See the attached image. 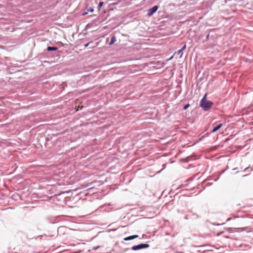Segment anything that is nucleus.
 Segmentation results:
<instances>
[{
  "mask_svg": "<svg viewBox=\"0 0 253 253\" xmlns=\"http://www.w3.org/2000/svg\"><path fill=\"white\" fill-rule=\"evenodd\" d=\"M222 126V124H219L217 126L214 127L212 129V130H211V132L213 133V132L217 131L219 129H220L221 127Z\"/></svg>",
  "mask_w": 253,
  "mask_h": 253,
  "instance_id": "5",
  "label": "nucleus"
},
{
  "mask_svg": "<svg viewBox=\"0 0 253 253\" xmlns=\"http://www.w3.org/2000/svg\"><path fill=\"white\" fill-rule=\"evenodd\" d=\"M88 11L90 12H93V11H94V9L93 8H89L88 10H87Z\"/></svg>",
  "mask_w": 253,
  "mask_h": 253,
  "instance_id": "11",
  "label": "nucleus"
},
{
  "mask_svg": "<svg viewBox=\"0 0 253 253\" xmlns=\"http://www.w3.org/2000/svg\"><path fill=\"white\" fill-rule=\"evenodd\" d=\"M57 49H58L57 47H51V46H48L47 48V50L48 51H55V50H57Z\"/></svg>",
  "mask_w": 253,
  "mask_h": 253,
  "instance_id": "6",
  "label": "nucleus"
},
{
  "mask_svg": "<svg viewBox=\"0 0 253 253\" xmlns=\"http://www.w3.org/2000/svg\"><path fill=\"white\" fill-rule=\"evenodd\" d=\"M149 247V245L147 244H141L138 245L134 246L132 247V250L134 251L140 250L142 249L147 248Z\"/></svg>",
  "mask_w": 253,
  "mask_h": 253,
  "instance_id": "2",
  "label": "nucleus"
},
{
  "mask_svg": "<svg viewBox=\"0 0 253 253\" xmlns=\"http://www.w3.org/2000/svg\"><path fill=\"white\" fill-rule=\"evenodd\" d=\"M186 48V45L185 44L182 48L180 49V50H181V51H182L183 50H184Z\"/></svg>",
  "mask_w": 253,
  "mask_h": 253,
  "instance_id": "12",
  "label": "nucleus"
},
{
  "mask_svg": "<svg viewBox=\"0 0 253 253\" xmlns=\"http://www.w3.org/2000/svg\"><path fill=\"white\" fill-rule=\"evenodd\" d=\"M158 9V6L157 5L154 6L152 8L148 10L147 15L149 16H152Z\"/></svg>",
  "mask_w": 253,
  "mask_h": 253,
  "instance_id": "3",
  "label": "nucleus"
},
{
  "mask_svg": "<svg viewBox=\"0 0 253 253\" xmlns=\"http://www.w3.org/2000/svg\"><path fill=\"white\" fill-rule=\"evenodd\" d=\"M116 41V37L115 36H113L111 39V41L109 43V45L113 44Z\"/></svg>",
  "mask_w": 253,
  "mask_h": 253,
  "instance_id": "7",
  "label": "nucleus"
},
{
  "mask_svg": "<svg viewBox=\"0 0 253 253\" xmlns=\"http://www.w3.org/2000/svg\"><path fill=\"white\" fill-rule=\"evenodd\" d=\"M189 104H188L185 105V106L184 107V108H183L184 110L187 109L189 107Z\"/></svg>",
  "mask_w": 253,
  "mask_h": 253,
  "instance_id": "10",
  "label": "nucleus"
},
{
  "mask_svg": "<svg viewBox=\"0 0 253 253\" xmlns=\"http://www.w3.org/2000/svg\"><path fill=\"white\" fill-rule=\"evenodd\" d=\"M182 51H181V50H180H180H178V51H177V53L178 54H181V55H180V56H181L182 55Z\"/></svg>",
  "mask_w": 253,
  "mask_h": 253,
  "instance_id": "9",
  "label": "nucleus"
},
{
  "mask_svg": "<svg viewBox=\"0 0 253 253\" xmlns=\"http://www.w3.org/2000/svg\"><path fill=\"white\" fill-rule=\"evenodd\" d=\"M89 43H87V44H86L85 45V47L89 45Z\"/></svg>",
  "mask_w": 253,
  "mask_h": 253,
  "instance_id": "13",
  "label": "nucleus"
},
{
  "mask_svg": "<svg viewBox=\"0 0 253 253\" xmlns=\"http://www.w3.org/2000/svg\"><path fill=\"white\" fill-rule=\"evenodd\" d=\"M103 4H104L103 2H100L99 3V5H98V9L99 11L100 10V9H101V7H102V5H103Z\"/></svg>",
  "mask_w": 253,
  "mask_h": 253,
  "instance_id": "8",
  "label": "nucleus"
},
{
  "mask_svg": "<svg viewBox=\"0 0 253 253\" xmlns=\"http://www.w3.org/2000/svg\"><path fill=\"white\" fill-rule=\"evenodd\" d=\"M138 237V236L136 235H132V236H129V237L124 238V240L125 241H129V240H131L137 238Z\"/></svg>",
  "mask_w": 253,
  "mask_h": 253,
  "instance_id": "4",
  "label": "nucleus"
},
{
  "mask_svg": "<svg viewBox=\"0 0 253 253\" xmlns=\"http://www.w3.org/2000/svg\"><path fill=\"white\" fill-rule=\"evenodd\" d=\"M207 94H205L200 102L201 107L205 110H209L212 105L213 103L206 100Z\"/></svg>",
  "mask_w": 253,
  "mask_h": 253,
  "instance_id": "1",
  "label": "nucleus"
}]
</instances>
